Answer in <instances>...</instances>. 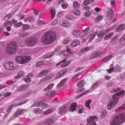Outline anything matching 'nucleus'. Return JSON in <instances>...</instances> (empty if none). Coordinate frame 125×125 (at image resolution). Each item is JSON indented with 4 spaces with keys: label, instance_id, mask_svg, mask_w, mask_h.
<instances>
[{
    "label": "nucleus",
    "instance_id": "45",
    "mask_svg": "<svg viewBox=\"0 0 125 125\" xmlns=\"http://www.w3.org/2000/svg\"><path fill=\"white\" fill-rule=\"evenodd\" d=\"M53 112V110L52 109H49L47 110L46 111L43 112L44 115H48V114H50Z\"/></svg>",
    "mask_w": 125,
    "mask_h": 125
},
{
    "label": "nucleus",
    "instance_id": "34",
    "mask_svg": "<svg viewBox=\"0 0 125 125\" xmlns=\"http://www.w3.org/2000/svg\"><path fill=\"white\" fill-rule=\"evenodd\" d=\"M105 33L104 31H100L99 33L98 34L97 36L98 38H100L101 40L104 38V36H105Z\"/></svg>",
    "mask_w": 125,
    "mask_h": 125
},
{
    "label": "nucleus",
    "instance_id": "63",
    "mask_svg": "<svg viewBox=\"0 0 125 125\" xmlns=\"http://www.w3.org/2000/svg\"><path fill=\"white\" fill-rule=\"evenodd\" d=\"M66 52H67V53H69V54H73V53L72 51H71L69 48H67L66 49Z\"/></svg>",
    "mask_w": 125,
    "mask_h": 125
},
{
    "label": "nucleus",
    "instance_id": "13",
    "mask_svg": "<svg viewBox=\"0 0 125 125\" xmlns=\"http://www.w3.org/2000/svg\"><path fill=\"white\" fill-rule=\"evenodd\" d=\"M60 25H61V26H63V27H70V23H69V22H68L65 20L64 19H62V20H60Z\"/></svg>",
    "mask_w": 125,
    "mask_h": 125
},
{
    "label": "nucleus",
    "instance_id": "36",
    "mask_svg": "<svg viewBox=\"0 0 125 125\" xmlns=\"http://www.w3.org/2000/svg\"><path fill=\"white\" fill-rule=\"evenodd\" d=\"M99 56V54L96 52H94L90 55L91 59H94V58H96V57Z\"/></svg>",
    "mask_w": 125,
    "mask_h": 125
},
{
    "label": "nucleus",
    "instance_id": "38",
    "mask_svg": "<svg viewBox=\"0 0 125 125\" xmlns=\"http://www.w3.org/2000/svg\"><path fill=\"white\" fill-rule=\"evenodd\" d=\"M113 36H114V33L111 32L109 33L108 35H106L104 39L105 41H107V40H109V39H110V38H112Z\"/></svg>",
    "mask_w": 125,
    "mask_h": 125
},
{
    "label": "nucleus",
    "instance_id": "20",
    "mask_svg": "<svg viewBox=\"0 0 125 125\" xmlns=\"http://www.w3.org/2000/svg\"><path fill=\"white\" fill-rule=\"evenodd\" d=\"M81 44V42H80V41L78 40H75L71 43V45L73 47H75L76 46H78V45H79V44Z\"/></svg>",
    "mask_w": 125,
    "mask_h": 125
},
{
    "label": "nucleus",
    "instance_id": "64",
    "mask_svg": "<svg viewBox=\"0 0 125 125\" xmlns=\"http://www.w3.org/2000/svg\"><path fill=\"white\" fill-rule=\"evenodd\" d=\"M63 15H64V12H60L58 14L57 16L58 17H62Z\"/></svg>",
    "mask_w": 125,
    "mask_h": 125
},
{
    "label": "nucleus",
    "instance_id": "49",
    "mask_svg": "<svg viewBox=\"0 0 125 125\" xmlns=\"http://www.w3.org/2000/svg\"><path fill=\"white\" fill-rule=\"evenodd\" d=\"M30 29V26H29V25L28 24H24L22 26V30H23V31H25L26 30H29Z\"/></svg>",
    "mask_w": 125,
    "mask_h": 125
},
{
    "label": "nucleus",
    "instance_id": "50",
    "mask_svg": "<svg viewBox=\"0 0 125 125\" xmlns=\"http://www.w3.org/2000/svg\"><path fill=\"white\" fill-rule=\"evenodd\" d=\"M53 55H54V53H53V52H50L49 54L45 55V58H49L50 57H52Z\"/></svg>",
    "mask_w": 125,
    "mask_h": 125
},
{
    "label": "nucleus",
    "instance_id": "26",
    "mask_svg": "<svg viewBox=\"0 0 125 125\" xmlns=\"http://www.w3.org/2000/svg\"><path fill=\"white\" fill-rule=\"evenodd\" d=\"M50 13L51 14V19H53L54 17H55V9L54 7H51L50 8Z\"/></svg>",
    "mask_w": 125,
    "mask_h": 125
},
{
    "label": "nucleus",
    "instance_id": "19",
    "mask_svg": "<svg viewBox=\"0 0 125 125\" xmlns=\"http://www.w3.org/2000/svg\"><path fill=\"white\" fill-rule=\"evenodd\" d=\"M28 87H29V84H28L22 85L18 87V90L19 91H22V90H25Z\"/></svg>",
    "mask_w": 125,
    "mask_h": 125
},
{
    "label": "nucleus",
    "instance_id": "41",
    "mask_svg": "<svg viewBox=\"0 0 125 125\" xmlns=\"http://www.w3.org/2000/svg\"><path fill=\"white\" fill-rule=\"evenodd\" d=\"M4 27H9V26H12V22L10 21H7L4 24Z\"/></svg>",
    "mask_w": 125,
    "mask_h": 125
},
{
    "label": "nucleus",
    "instance_id": "1",
    "mask_svg": "<svg viewBox=\"0 0 125 125\" xmlns=\"http://www.w3.org/2000/svg\"><path fill=\"white\" fill-rule=\"evenodd\" d=\"M125 95V90H122L120 92L115 94L113 95L112 98L110 99L107 104L108 110H111L114 106L117 105L119 102V98L120 97H123Z\"/></svg>",
    "mask_w": 125,
    "mask_h": 125
},
{
    "label": "nucleus",
    "instance_id": "59",
    "mask_svg": "<svg viewBox=\"0 0 125 125\" xmlns=\"http://www.w3.org/2000/svg\"><path fill=\"white\" fill-rule=\"evenodd\" d=\"M91 15V12H90V11H87L84 14L85 17H89Z\"/></svg>",
    "mask_w": 125,
    "mask_h": 125
},
{
    "label": "nucleus",
    "instance_id": "18",
    "mask_svg": "<svg viewBox=\"0 0 125 125\" xmlns=\"http://www.w3.org/2000/svg\"><path fill=\"white\" fill-rule=\"evenodd\" d=\"M32 78H33V75L31 73L28 74L27 75V77L24 79V82H25V83H31L32 81L31 79H32Z\"/></svg>",
    "mask_w": 125,
    "mask_h": 125
},
{
    "label": "nucleus",
    "instance_id": "35",
    "mask_svg": "<svg viewBox=\"0 0 125 125\" xmlns=\"http://www.w3.org/2000/svg\"><path fill=\"white\" fill-rule=\"evenodd\" d=\"M91 100L89 99L85 102V106L90 110V103H91Z\"/></svg>",
    "mask_w": 125,
    "mask_h": 125
},
{
    "label": "nucleus",
    "instance_id": "33",
    "mask_svg": "<svg viewBox=\"0 0 125 125\" xmlns=\"http://www.w3.org/2000/svg\"><path fill=\"white\" fill-rule=\"evenodd\" d=\"M67 20H75L76 19V17L73 16V15L68 14L66 17Z\"/></svg>",
    "mask_w": 125,
    "mask_h": 125
},
{
    "label": "nucleus",
    "instance_id": "4",
    "mask_svg": "<svg viewBox=\"0 0 125 125\" xmlns=\"http://www.w3.org/2000/svg\"><path fill=\"white\" fill-rule=\"evenodd\" d=\"M125 122V113L118 114L112 118L110 121L111 125H120Z\"/></svg>",
    "mask_w": 125,
    "mask_h": 125
},
{
    "label": "nucleus",
    "instance_id": "46",
    "mask_svg": "<svg viewBox=\"0 0 125 125\" xmlns=\"http://www.w3.org/2000/svg\"><path fill=\"white\" fill-rule=\"evenodd\" d=\"M80 6V3L77 1H75L73 3V7H74L75 8H79Z\"/></svg>",
    "mask_w": 125,
    "mask_h": 125
},
{
    "label": "nucleus",
    "instance_id": "32",
    "mask_svg": "<svg viewBox=\"0 0 125 125\" xmlns=\"http://www.w3.org/2000/svg\"><path fill=\"white\" fill-rule=\"evenodd\" d=\"M54 85V83H51V84H49L47 87H46L44 90L45 91H48V90H50L51 89H52V88L53 87Z\"/></svg>",
    "mask_w": 125,
    "mask_h": 125
},
{
    "label": "nucleus",
    "instance_id": "40",
    "mask_svg": "<svg viewBox=\"0 0 125 125\" xmlns=\"http://www.w3.org/2000/svg\"><path fill=\"white\" fill-rule=\"evenodd\" d=\"M122 70L121 69V67L119 65H116L114 68V72H121Z\"/></svg>",
    "mask_w": 125,
    "mask_h": 125
},
{
    "label": "nucleus",
    "instance_id": "29",
    "mask_svg": "<svg viewBox=\"0 0 125 125\" xmlns=\"http://www.w3.org/2000/svg\"><path fill=\"white\" fill-rule=\"evenodd\" d=\"M67 81H68L67 78L63 79L62 81H61L60 83L58 84L57 87H61L62 86H63V85L65 83H66V82H67Z\"/></svg>",
    "mask_w": 125,
    "mask_h": 125
},
{
    "label": "nucleus",
    "instance_id": "8",
    "mask_svg": "<svg viewBox=\"0 0 125 125\" xmlns=\"http://www.w3.org/2000/svg\"><path fill=\"white\" fill-rule=\"evenodd\" d=\"M69 64H71V61H66V59L63 60L62 61L56 64V66H61L62 68H65V67H67L68 65H69Z\"/></svg>",
    "mask_w": 125,
    "mask_h": 125
},
{
    "label": "nucleus",
    "instance_id": "31",
    "mask_svg": "<svg viewBox=\"0 0 125 125\" xmlns=\"http://www.w3.org/2000/svg\"><path fill=\"white\" fill-rule=\"evenodd\" d=\"M112 58H113L112 55L108 56V57L104 58L103 60V62H104V63H106V62H108V61H109L110 59H112Z\"/></svg>",
    "mask_w": 125,
    "mask_h": 125
},
{
    "label": "nucleus",
    "instance_id": "51",
    "mask_svg": "<svg viewBox=\"0 0 125 125\" xmlns=\"http://www.w3.org/2000/svg\"><path fill=\"white\" fill-rule=\"evenodd\" d=\"M41 107L43 108V109H46V108L48 107V105H47V104L46 103H43V102H42V104Z\"/></svg>",
    "mask_w": 125,
    "mask_h": 125
},
{
    "label": "nucleus",
    "instance_id": "61",
    "mask_svg": "<svg viewBox=\"0 0 125 125\" xmlns=\"http://www.w3.org/2000/svg\"><path fill=\"white\" fill-rule=\"evenodd\" d=\"M58 24V21L57 20H55L51 23L52 26H55Z\"/></svg>",
    "mask_w": 125,
    "mask_h": 125
},
{
    "label": "nucleus",
    "instance_id": "42",
    "mask_svg": "<svg viewBox=\"0 0 125 125\" xmlns=\"http://www.w3.org/2000/svg\"><path fill=\"white\" fill-rule=\"evenodd\" d=\"M83 85H84V82L83 81L79 82L77 84L78 87H83Z\"/></svg>",
    "mask_w": 125,
    "mask_h": 125
},
{
    "label": "nucleus",
    "instance_id": "53",
    "mask_svg": "<svg viewBox=\"0 0 125 125\" xmlns=\"http://www.w3.org/2000/svg\"><path fill=\"white\" fill-rule=\"evenodd\" d=\"M62 6L63 9H66V8L68 7V4L67 3V2H63L62 5Z\"/></svg>",
    "mask_w": 125,
    "mask_h": 125
},
{
    "label": "nucleus",
    "instance_id": "5",
    "mask_svg": "<svg viewBox=\"0 0 125 125\" xmlns=\"http://www.w3.org/2000/svg\"><path fill=\"white\" fill-rule=\"evenodd\" d=\"M18 50V45L15 42H10L6 49V53L8 54H14Z\"/></svg>",
    "mask_w": 125,
    "mask_h": 125
},
{
    "label": "nucleus",
    "instance_id": "37",
    "mask_svg": "<svg viewBox=\"0 0 125 125\" xmlns=\"http://www.w3.org/2000/svg\"><path fill=\"white\" fill-rule=\"evenodd\" d=\"M119 38V36L116 35L114 36L112 39H111V42L112 43H116L117 42H118V38Z\"/></svg>",
    "mask_w": 125,
    "mask_h": 125
},
{
    "label": "nucleus",
    "instance_id": "55",
    "mask_svg": "<svg viewBox=\"0 0 125 125\" xmlns=\"http://www.w3.org/2000/svg\"><path fill=\"white\" fill-rule=\"evenodd\" d=\"M73 12L75 15H77L78 16L81 15V12H80V10H79L73 11Z\"/></svg>",
    "mask_w": 125,
    "mask_h": 125
},
{
    "label": "nucleus",
    "instance_id": "23",
    "mask_svg": "<svg viewBox=\"0 0 125 125\" xmlns=\"http://www.w3.org/2000/svg\"><path fill=\"white\" fill-rule=\"evenodd\" d=\"M73 35L74 37H76V38H79V37L81 36V32L78 29L75 30L73 32Z\"/></svg>",
    "mask_w": 125,
    "mask_h": 125
},
{
    "label": "nucleus",
    "instance_id": "39",
    "mask_svg": "<svg viewBox=\"0 0 125 125\" xmlns=\"http://www.w3.org/2000/svg\"><path fill=\"white\" fill-rule=\"evenodd\" d=\"M43 64H44V62H43V61H39L36 63V67H41V66H42Z\"/></svg>",
    "mask_w": 125,
    "mask_h": 125
},
{
    "label": "nucleus",
    "instance_id": "2",
    "mask_svg": "<svg viewBox=\"0 0 125 125\" xmlns=\"http://www.w3.org/2000/svg\"><path fill=\"white\" fill-rule=\"evenodd\" d=\"M56 39V34L54 31H49L44 34L43 35L42 42L45 44H49L53 42Z\"/></svg>",
    "mask_w": 125,
    "mask_h": 125
},
{
    "label": "nucleus",
    "instance_id": "48",
    "mask_svg": "<svg viewBox=\"0 0 125 125\" xmlns=\"http://www.w3.org/2000/svg\"><path fill=\"white\" fill-rule=\"evenodd\" d=\"M96 35H97V32H95L93 34H91L90 36V38H89L90 41H92V40H94Z\"/></svg>",
    "mask_w": 125,
    "mask_h": 125
},
{
    "label": "nucleus",
    "instance_id": "12",
    "mask_svg": "<svg viewBox=\"0 0 125 125\" xmlns=\"http://www.w3.org/2000/svg\"><path fill=\"white\" fill-rule=\"evenodd\" d=\"M25 113V110L22 109H19L17 110L14 114V118H18V117H20L21 115H22V114H24Z\"/></svg>",
    "mask_w": 125,
    "mask_h": 125
},
{
    "label": "nucleus",
    "instance_id": "9",
    "mask_svg": "<svg viewBox=\"0 0 125 125\" xmlns=\"http://www.w3.org/2000/svg\"><path fill=\"white\" fill-rule=\"evenodd\" d=\"M68 111V108L65 105L62 106L58 109V113L60 115H63L64 114H66L67 111Z\"/></svg>",
    "mask_w": 125,
    "mask_h": 125
},
{
    "label": "nucleus",
    "instance_id": "54",
    "mask_svg": "<svg viewBox=\"0 0 125 125\" xmlns=\"http://www.w3.org/2000/svg\"><path fill=\"white\" fill-rule=\"evenodd\" d=\"M107 72H108L109 74H111V73H112V72H115V68L111 67L110 69H108L107 70Z\"/></svg>",
    "mask_w": 125,
    "mask_h": 125
},
{
    "label": "nucleus",
    "instance_id": "44",
    "mask_svg": "<svg viewBox=\"0 0 125 125\" xmlns=\"http://www.w3.org/2000/svg\"><path fill=\"white\" fill-rule=\"evenodd\" d=\"M89 50H90V47H86L81 50V52L83 53V52H86V51H89Z\"/></svg>",
    "mask_w": 125,
    "mask_h": 125
},
{
    "label": "nucleus",
    "instance_id": "10",
    "mask_svg": "<svg viewBox=\"0 0 125 125\" xmlns=\"http://www.w3.org/2000/svg\"><path fill=\"white\" fill-rule=\"evenodd\" d=\"M57 120V118L56 117H53L51 118H48L46 120V121L44 122L45 125H52L53 124L54 122Z\"/></svg>",
    "mask_w": 125,
    "mask_h": 125
},
{
    "label": "nucleus",
    "instance_id": "25",
    "mask_svg": "<svg viewBox=\"0 0 125 125\" xmlns=\"http://www.w3.org/2000/svg\"><path fill=\"white\" fill-rule=\"evenodd\" d=\"M125 29V24H122L118 26L117 29V32H122Z\"/></svg>",
    "mask_w": 125,
    "mask_h": 125
},
{
    "label": "nucleus",
    "instance_id": "11",
    "mask_svg": "<svg viewBox=\"0 0 125 125\" xmlns=\"http://www.w3.org/2000/svg\"><path fill=\"white\" fill-rule=\"evenodd\" d=\"M23 104H25V102L20 103L19 104H13L10 105L8 107V109L7 110V113L9 114V112L12 111V108H14V107H18V106H21V105H23Z\"/></svg>",
    "mask_w": 125,
    "mask_h": 125
},
{
    "label": "nucleus",
    "instance_id": "22",
    "mask_svg": "<svg viewBox=\"0 0 125 125\" xmlns=\"http://www.w3.org/2000/svg\"><path fill=\"white\" fill-rule=\"evenodd\" d=\"M77 109V103H74L71 105V107L69 109L70 112H74Z\"/></svg>",
    "mask_w": 125,
    "mask_h": 125
},
{
    "label": "nucleus",
    "instance_id": "17",
    "mask_svg": "<svg viewBox=\"0 0 125 125\" xmlns=\"http://www.w3.org/2000/svg\"><path fill=\"white\" fill-rule=\"evenodd\" d=\"M42 104V101L41 100H38L35 101V102L33 104V105L34 107H41Z\"/></svg>",
    "mask_w": 125,
    "mask_h": 125
},
{
    "label": "nucleus",
    "instance_id": "24",
    "mask_svg": "<svg viewBox=\"0 0 125 125\" xmlns=\"http://www.w3.org/2000/svg\"><path fill=\"white\" fill-rule=\"evenodd\" d=\"M48 73V71L47 70H44L38 74V76L40 78H42V77H43V76H45V75H47Z\"/></svg>",
    "mask_w": 125,
    "mask_h": 125
},
{
    "label": "nucleus",
    "instance_id": "62",
    "mask_svg": "<svg viewBox=\"0 0 125 125\" xmlns=\"http://www.w3.org/2000/svg\"><path fill=\"white\" fill-rule=\"evenodd\" d=\"M22 25V24L21 23V22H19L15 25V27H16V28H19L21 27Z\"/></svg>",
    "mask_w": 125,
    "mask_h": 125
},
{
    "label": "nucleus",
    "instance_id": "30",
    "mask_svg": "<svg viewBox=\"0 0 125 125\" xmlns=\"http://www.w3.org/2000/svg\"><path fill=\"white\" fill-rule=\"evenodd\" d=\"M33 112L34 113H35V114H37V115H40V114H42V111L40 108H36L33 109Z\"/></svg>",
    "mask_w": 125,
    "mask_h": 125
},
{
    "label": "nucleus",
    "instance_id": "3",
    "mask_svg": "<svg viewBox=\"0 0 125 125\" xmlns=\"http://www.w3.org/2000/svg\"><path fill=\"white\" fill-rule=\"evenodd\" d=\"M32 58L30 56H18L16 57L15 60L16 62H12L13 65H12V70H14L15 69H17L18 68V63L19 64H26V63H28Z\"/></svg>",
    "mask_w": 125,
    "mask_h": 125
},
{
    "label": "nucleus",
    "instance_id": "60",
    "mask_svg": "<svg viewBox=\"0 0 125 125\" xmlns=\"http://www.w3.org/2000/svg\"><path fill=\"white\" fill-rule=\"evenodd\" d=\"M87 92H88V91L87 92H84L82 94H81L80 95H79L76 98H80V97H82V96H83V95H85V94H86V93H87Z\"/></svg>",
    "mask_w": 125,
    "mask_h": 125
},
{
    "label": "nucleus",
    "instance_id": "16",
    "mask_svg": "<svg viewBox=\"0 0 125 125\" xmlns=\"http://www.w3.org/2000/svg\"><path fill=\"white\" fill-rule=\"evenodd\" d=\"M66 73H67V70L66 69H63L61 70L57 74L56 79H59L61 78V77L64 76V75H65Z\"/></svg>",
    "mask_w": 125,
    "mask_h": 125
},
{
    "label": "nucleus",
    "instance_id": "21",
    "mask_svg": "<svg viewBox=\"0 0 125 125\" xmlns=\"http://www.w3.org/2000/svg\"><path fill=\"white\" fill-rule=\"evenodd\" d=\"M52 78H53V75H50L47 76L46 78L42 79L41 80L40 83H45V82H46V81H48V80H50V79H52Z\"/></svg>",
    "mask_w": 125,
    "mask_h": 125
},
{
    "label": "nucleus",
    "instance_id": "7",
    "mask_svg": "<svg viewBox=\"0 0 125 125\" xmlns=\"http://www.w3.org/2000/svg\"><path fill=\"white\" fill-rule=\"evenodd\" d=\"M98 118L96 116H91L87 119V122L89 125H96Z\"/></svg>",
    "mask_w": 125,
    "mask_h": 125
},
{
    "label": "nucleus",
    "instance_id": "6",
    "mask_svg": "<svg viewBox=\"0 0 125 125\" xmlns=\"http://www.w3.org/2000/svg\"><path fill=\"white\" fill-rule=\"evenodd\" d=\"M37 42L38 40L32 37L27 39L25 41V44L27 46H34V45L37 44Z\"/></svg>",
    "mask_w": 125,
    "mask_h": 125
},
{
    "label": "nucleus",
    "instance_id": "47",
    "mask_svg": "<svg viewBox=\"0 0 125 125\" xmlns=\"http://www.w3.org/2000/svg\"><path fill=\"white\" fill-rule=\"evenodd\" d=\"M122 88L120 87H118L116 89H113L110 91L111 93H115V92H117L118 91H120Z\"/></svg>",
    "mask_w": 125,
    "mask_h": 125
},
{
    "label": "nucleus",
    "instance_id": "43",
    "mask_svg": "<svg viewBox=\"0 0 125 125\" xmlns=\"http://www.w3.org/2000/svg\"><path fill=\"white\" fill-rule=\"evenodd\" d=\"M120 42L121 44H125V35L120 39Z\"/></svg>",
    "mask_w": 125,
    "mask_h": 125
},
{
    "label": "nucleus",
    "instance_id": "58",
    "mask_svg": "<svg viewBox=\"0 0 125 125\" xmlns=\"http://www.w3.org/2000/svg\"><path fill=\"white\" fill-rule=\"evenodd\" d=\"M28 36H29V33H28V32H25L21 34V37L22 38H25V37H28Z\"/></svg>",
    "mask_w": 125,
    "mask_h": 125
},
{
    "label": "nucleus",
    "instance_id": "14",
    "mask_svg": "<svg viewBox=\"0 0 125 125\" xmlns=\"http://www.w3.org/2000/svg\"><path fill=\"white\" fill-rule=\"evenodd\" d=\"M114 17V12L113 11V9H109L107 13V18L108 20L110 19H112Z\"/></svg>",
    "mask_w": 125,
    "mask_h": 125
},
{
    "label": "nucleus",
    "instance_id": "57",
    "mask_svg": "<svg viewBox=\"0 0 125 125\" xmlns=\"http://www.w3.org/2000/svg\"><path fill=\"white\" fill-rule=\"evenodd\" d=\"M39 25H44L45 24V22L43 21L42 20H39L37 22Z\"/></svg>",
    "mask_w": 125,
    "mask_h": 125
},
{
    "label": "nucleus",
    "instance_id": "56",
    "mask_svg": "<svg viewBox=\"0 0 125 125\" xmlns=\"http://www.w3.org/2000/svg\"><path fill=\"white\" fill-rule=\"evenodd\" d=\"M28 21L31 23H33V22H35V18H34V17H28Z\"/></svg>",
    "mask_w": 125,
    "mask_h": 125
},
{
    "label": "nucleus",
    "instance_id": "52",
    "mask_svg": "<svg viewBox=\"0 0 125 125\" xmlns=\"http://www.w3.org/2000/svg\"><path fill=\"white\" fill-rule=\"evenodd\" d=\"M102 19H103V16L100 15L97 17L96 21H97V22H99V21H101Z\"/></svg>",
    "mask_w": 125,
    "mask_h": 125
},
{
    "label": "nucleus",
    "instance_id": "28",
    "mask_svg": "<svg viewBox=\"0 0 125 125\" xmlns=\"http://www.w3.org/2000/svg\"><path fill=\"white\" fill-rule=\"evenodd\" d=\"M25 75V73L23 72V71H20L18 73V76H16L15 79H20V78H22V77H24V75Z\"/></svg>",
    "mask_w": 125,
    "mask_h": 125
},
{
    "label": "nucleus",
    "instance_id": "27",
    "mask_svg": "<svg viewBox=\"0 0 125 125\" xmlns=\"http://www.w3.org/2000/svg\"><path fill=\"white\" fill-rule=\"evenodd\" d=\"M55 93H56V92L54 90H52L50 92H48L46 93V96H49L50 97H53L55 95Z\"/></svg>",
    "mask_w": 125,
    "mask_h": 125
},
{
    "label": "nucleus",
    "instance_id": "15",
    "mask_svg": "<svg viewBox=\"0 0 125 125\" xmlns=\"http://www.w3.org/2000/svg\"><path fill=\"white\" fill-rule=\"evenodd\" d=\"M13 65L12 62H8L5 63L3 66L4 68H5V69L6 70H12V69H13V68L11 66H13Z\"/></svg>",
    "mask_w": 125,
    "mask_h": 125
}]
</instances>
